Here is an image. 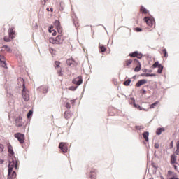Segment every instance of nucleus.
I'll return each mask as SVG.
<instances>
[{
	"label": "nucleus",
	"instance_id": "1",
	"mask_svg": "<svg viewBox=\"0 0 179 179\" xmlns=\"http://www.w3.org/2000/svg\"><path fill=\"white\" fill-rule=\"evenodd\" d=\"M18 163L19 160L13 155H10L9 157L8 169H14V170H17V169H19Z\"/></svg>",
	"mask_w": 179,
	"mask_h": 179
},
{
	"label": "nucleus",
	"instance_id": "2",
	"mask_svg": "<svg viewBox=\"0 0 179 179\" xmlns=\"http://www.w3.org/2000/svg\"><path fill=\"white\" fill-rule=\"evenodd\" d=\"M22 97L24 101H29L30 100V96L29 95V90H26V86L24 85V80H23Z\"/></svg>",
	"mask_w": 179,
	"mask_h": 179
},
{
	"label": "nucleus",
	"instance_id": "3",
	"mask_svg": "<svg viewBox=\"0 0 179 179\" xmlns=\"http://www.w3.org/2000/svg\"><path fill=\"white\" fill-rule=\"evenodd\" d=\"M144 22L150 27H152V26H155L156 22L155 21V18L153 17H144Z\"/></svg>",
	"mask_w": 179,
	"mask_h": 179
},
{
	"label": "nucleus",
	"instance_id": "4",
	"mask_svg": "<svg viewBox=\"0 0 179 179\" xmlns=\"http://www.w3.org/2000/svg\"><path fill=\"white\" fill-rule=\"evenodd\" d=\"M50 41L52 44H62L64 39H62V35H59L55 38V39L51 38Z\"/></svg>",
	"mask_w": 179,
	"mask_h": 179
},
{
	"label": "nucleus",
	"instance_id": "5",
	"mask_svg": "<svg viewBox=\"0 0 179 179\" xmlns=\"http://www.w3.org/2000/svg\"><path fill=\"white\" fill-rule=\"evenodd\" d=\"M14 137L16 138V139H17L20 143H24V134L22 133H16L14 134Z\"/></svg>",
	"mask_w": 179,
	"mask_h": 179
},
{
	"label": "nucleus",
	"instance_id": "6",
	"mask_svg": "<svg viewBox=\"0 0 179 179\" xmlns=\"http://www.w3.org/2000/svg\"><path fill=\"white\" fill-rule=\"evenodd\" d=\"M171 164H172L176 171L178 170V168H177V166L176 165L178 164L177 162V156H176L174 154L171 157Z\"/></svg>",
	"mask_w": 179,
	"mask_h": 179
},
{
	"label": "nucleus",
	"instance_id": "7",
	"mask_svg": "<svg viewBox=\"0 0 179 179\" xmlns=\"http://www.w3.org/2000/svg\"><path fill=\"white\" fill-rule=\"evenodd\" d=\"M16 178V171L13 170V168H8V173L7 179Z\"/></svg>",
	"mask_w": 179,
	"mask_h": 179
},
{
	"label": "nucleus",
	"instance_id": "8",
	"mask_svg": "<svg viewBox=\"0 0 179 179\" xmlns=\"http://www.w3.org/2000/svg\"><path fill=\"white\" fill-rule=\"evenodd\" d=\"M59 148L63 153H66V152H68V144L66 143L61 142L59 145Z\"/></svg>",
	"mask_w": 179,
	"mask_h": 179
},
{
	"label": "nucleus",
	"instance_id": "9",
	"mask_svg": "<svg viewBox=\"0 0 179 179\" xmlns=\"http://www.w3.org/2000/svg\"><path fill=\"white\" fill-rule=\"evenodd\" d=\"M129 57L133 58H138V59H142V57H143V55L142 53H139V52L136 51L134 52L130 53Z\"/></svg>",
	"mask_w": 179,
	"mask_h": 179
},
{
	"label": "nucleus",
	"instance_id": "10",
	"mask_svg": "<svg viewBox=\"0 0 179 179\" xmlns=\"http://www.w3.org/2000/svg\"><path fill=\"white\" fill-rule=\"evenodd\" d=\"M55 26L57 28V30L59 33V34H62V27H61V22H59V21L56 20L55 22Z\"/></svg>",
	"mask_w": 179,
	"mask_h": 179
},
{
	"label": "nucleus",
	"instance_id": "11",
	"mask_svg": "<svg viewBox=\"0 0 179 179\" xmlns=\"http://www.w3.org/2000/svg\"><path fill=\"white\" fill-rule=\"evenodd\" d=\"M24 123L22 120V117L19 116L15 119V126L17 127L18 128L20 127H23V124Z\"/></svg>",
	"mask_w": 179,
	"mask_h": 179
},
{
	"label": "nucleus",
	"instance_id": "12",
	"mask_svg": "<svg viewBox=\"0 0 179 179\" xmlns=\"http://www.w3.org/2000/svg\"><path fill=\"white\" fill-rule=\"evenodd\" d=\"M8 34L11 40H13V38H15V36H16V31H15V28L13 27L10 28L8 30Z\"/></svg>",
	"mask_w": 179,
	"mask_h": 179
},
{
	"label": "nucleus",
	"instance_id": "13",
	"mask_svg": "<svg viewBox=\"0 0 179 179\" xmlns=\"http://www.w3.org/2000/svg\"><path fill=\"white\" fill-rule=\"evenodd\" d=\"M83 82V80H82V76H78L77 78H76L73 80V83L74 85H77L78 86H79L80 85H82V83Z\"/></svg>",
	"mask_w": 179,
	"mask_h": 179
},
{
	"label": "nucleus",
	"instance_id": "14",
	"mask_svg": "<svg viewBox=\"0 0 179 179\" xmlns=\"http://www.w3.org/2000/svg\"><path fill=\"white\" fill-rule=\"evenodd\" d=\"M0 65L2 68H8L6 66V62L5 61V57L0 55Z\"/></svg>",
	"mask_w": 179,
	"mask_h": 179
},
{
	"label": "nucleus",
	"instance_id": "15",
	"mask_svg": "<svg viewBox=\"0 0 179 179\" xmlns=\"http://www.w3.org/2000/svg\"><path fill=\"white\" fill-rule=\"evenodd\" d=\"M134 62L136 64H137V66L134 69V72H139V71H141V62H139V60H138L136 59H134Z\"/></svg>",
	"mask_w": 179,
	"mask_h": 179
},
{
	"label": "nucleus",
	"instance_id": "16",
	"mask_svg": "<svg viewBox=\"0 0 179 179\" xmlns=\"http://www.w3.org/2000/svg\"><path fill=\"white\" fill-rule=\"evenodd\" d=\"M7 148H8V152L10 155V156H13L15 155V152H13V147L12 145H10V143H8L7 144Z\"/></svg>",
	"mask_w": 179,
	"mask_h": 179
},
{
	"label": "nucleus",
	"instance_id": "17",
	"mask_svg": "<svg viewBox=\"0 0 179 179\" xmlns=\"http://www.w3.org/2000/svg\"><path fill=\"white\" fill-rule=\"evenodd\" d=\"M145 83H148V81L145 79L140 80L136 84V87H141V86L145 85Z\"/></svg>",
	"mask_w": 179,
	"mask_h": 179
},
{
	"label": "nucleus",
	"instance_id": "18",
	"mask_svg": "<svg viewBox=\"0 0 179 179\" xmlns=\"http://www.w3.org/2000/svg\"><path fill=\"white\" fill-rule=\"evenodd\" d=\"M90 178L91 179H96L97 178V175L96 173V169H93L90 172Z\"/></svg>",
	"mask_w": 179,
	"mask_h": 179
},
{
	"label": "nucleus",
	"instance_id": "19",
	"mask_svg": "<svg viewBox=\"0 0 179 179\" xmlns=\"http://www.w3.org/2000/svg\"><path fill=\"white\" fill-rule=\"evenodd\" d=\"M140 12L141 13H144V15L149 13V11L143 6L140 7Z\"/></svg>",
	"mask_w": 179,
	"mask_h": 179
},
{
	"label": "nucleus",
	"instance_id": "20",
	"mask_svg": "<svg viewBox=\"0 0 179 179\" xmlns=\"http://www.w3.org/2000/svg\"><path fill=\"white\" fill-rule=\"evenodd\" d=\"M143 138L146 142H149V132L145 131L143 134Z\"/></svg>",
	"mask_w": 179,
	"mask_h": 179
},
{
	"label": "nucleus",
	"instance_id": "21",
	"mask_svg": "<svg viewBox=\"0 0 179 179\" xmlns=\"http://www.w3.org/2000/svg\"><path fill=\"white\" fill-rule=\"evenodd\" d=\"M132 62H133L132 59H126L124 63V66H129V65H131Z\"/></svg>",
	"mask_w": 179,
	"mask_h": 179
},
{
	"label": "nucleus",
	"instance_id": "22",
	"mask_svg": "<svg viewBox=\"0 0 179 179\" xmlns=\"http://www.w3.org/2000/svg\"><path fill=\"white\" fill-rule=\"evenodd\" d=\"M71 117H72V113H71V112L66 111L64 113V117L66 118V120H69V118H71Z\"/></svg>",
	"mask_w": 179,
	"mask_h": 179
},
{
	"label": "nucleus",
	"instance_id": "23",
	"mask_svg": "<svg viewBox=\"0 0 179 179\" xmlns=\"http://www.w3.org/2000/svg\"><path fill=\"white\" fill-rule=\"evenodd\" d=\"M66 64L69 66H71V65H73L75 64V60H73L72 59H69L66 60Z\"/></svg>",
	"mask_w": 179,
	"mask_h": 179
},
{
	"label": "nucleus",
	"instance_id": "24",
	"mask_svg": "<svg viewBox=\"0 0 179 179\" xmlns=\"http://www.w3.org/2000/svg\"><path fill=\"white\" fill-rule=\"evenodd\" d=\"M162 132H164V128H159L157 129V135H162Z\"/></svg>",
	"mask_w": 179,
	"mask_h": 179
},
{
	"label": "nucleus",
	"instance_id": "25",
	"mask_svg": "<svg viewBox=\"0 0 179 179\" xmlns=\"http://www.w3.org/2000/svg\"><path fill=\"white\" fill-rule=\"evenodd\" d=\"M159 104V101H156L154 103L151 104L150 106V108L152 109V108H155L156 107H157V105Z\"/></svg>",
	"mask_w": 179,
	"mask_h": 179
},
{
	"label": "nucleus",
	"instance_id": "26",
	"mask_svg": "<svg viewBox=\"0 0 179 179\" xmlns=\"http://www.w3.org/2000/svg\"><path fill=\"white\" fill-rule=\"evenodd\" d=\"M176 148H177V149H176L175 153H176V155H179V141H178L176 143Z\"/></svg>",
	"mask_w": 179,
	"mask_h": 179
},
{
	"label": "nucleus",
	"instance_id": "27",
	"mask_svg": "<svg viewBox=\"0 0 179 179\" xmlns=\"http://www.w3.org/2000/svg\"><path fill=\"white\" fill-rule=\"evenodd\" d=\"M131 100L136 108H138V110H142V108H141V106L135 104V101L134 100V99H131Z\"/></svg>",
	"mask_w": 179,
	"mask_h": 179
},
{
	"label": "nucleus",
	"instance_id": "28",
	"mask_svg": "<svg viewBox=\"0 0 179 179\" xmlns=\"http://www.w3.org/2000/svg\"><path fill=\"white\" fill-rule=\"evenodd\" d=\"M163 72V66L162 65H159L157 73H162Z\"/></svg>",
	"mask_w": 179,
	"mask_h": 179
},
{
	"label": "nucleus",
	"instance_id": "29",
	"mask_svg": "<svg viewBox=\"0 0 179 179\" xmlns=\"http://www.w3.org/2000/svg\"><path fill=\"white\" fill-rule=\"evenodd\" d=\"M162 54H163V57H164L165 58L168 57L167 50L166 49H163Z\"/></svg>",
	"mask_w": 179,
	"mask_h": 179
},
{
	"label": "nucleus",
	"instance_id": "30",
	"mask_svg": "<svg viewBox=\"0 0 179 179\" xmlns=\"http://www.w3.org/2000/svg\"><path fill=\"white\" fill-rule=\"evenodd\" d=\"M131 83V80L128 79L127 80L124 82V86H129V84Z\"/></svg>",
	"mask_w": 179,
	"mask_h": 179
},
{
	"label": "nucleus",
	"instance_id": "31",
	"mask_svg": "<svg viewBox=\"0 0 179 179\" xmlns=\"http://www.w3.org/2000/svg\"><path fill=\"white\" fill-rule=\"evenodd\" d=\"M33 115V110H29V113L27 115V118H30Z\"/></svg>",
	"mask_w": 179,
	"mask_h": 179
},
{
	"label": "nucleus",
	"instance_id": "32",
	"mask_svg": "<svg viewBox=\"0 0 179 179\" xmlns=\"http://www.w3.org/2000/svg\"><path fill=\"white\" fill-rule=\"evenodd\" d=\"M55 65L56 68H59V65H61V62L56 61V62H55Z\"/></svg>",
	"mask_w": 179,
	"mask_h": 179
},
{
	"label": "nucleus",
	"instance_id": "33",
	"mask_svg": "<svg viewBox=\"0 0 179 179\" xmlns=\"http://www.w3.org/2000/svg\"><path fill=\"white\" fill-rule=\"evenodd\" d=\"M100 51H101V52H106V47L100 46Z\"/></svg>",
	"mask_w": 179,
	"mask_h": 179
},
{
	"label": "nucleus",
	"instance_id": "34",
	"mask_svg": "<svg viewBox=\"0 0 179 179\" xmlns=\"http://www.w3.org/2000/svg\"><path fill=\"white\" fill-rule=\"evenodd\" d=\"M159 65H162L159 64V62H156L154 64H153V67L154 68H159Z\"/></svg>",
	"mask_w": 179,
	"mask_h": 179
},
{
	"label": "nucleus",
	"instance_id": "35",
	"mask_svg": "<svg viewBox=\"0 0 179 179\" xmlns=\"http://www.w3.org/2000/svg\"><path fill=\"white\" fill-rule=\"evenodd\" d=\"M10 37L9 36V37H8V36H5L4 37V41H6L7 43L8 42H9V41H10Z\"/></svg>",
	"mask_w": 179,
	"mask_h": 179
},
{
	"label": "nucleus",
	"instance_id": "36",
	"mask_svg": "<svg viewBox=\"0 0 179 179\" xmlns=\"http://www.w3.org/2000/svg\"><path fill=\"white\" fill-rule=\"evenodd\" d=\"M136 129L141 131V129H143V126H136Z\"/></svg>",
	"mask_w": 179,
	"mask_h": 179
},
{
	"label": "nucleus",
	"instance_id": "37",
	"mask_svg": "<svg viewBox=\"0 0 179 179\" xmlns=\"http://www.w3.org/2000/svg\"><path fill=\"white\" fill-rule=\"evenodd\" d=\"M3 149H4L3 145L0 144V153H2V152H3Z\"/></svg>",
	"mask_w": 179,
	"mask_h": 179
},
{
	"label": "nucleus",
	"instance_id": "38",
	"mask_svg": "<svg viewBox=\"0 0 179 179\" xmlns=\"http://www.w3.org/2000/svg\"><path fill=\"white\" fill-rule=\"evenodd\" d=\"M52 30H54V27L53 26H50L49 27V33H52Z\"/></svg>",
	"mask_w": 179,
	"mask_h": 179
},
{
	"label": "nucleus",
	"instance_id": "39",
	"mask_svg": "<svg viewBox=\"0 0 179 179\" xmlns=\"http://www.w3.org/2000/svg\"><path fill=\"white\" fill-rule=\"evenodd\" d=\"M134 30H135V31H137V33H139V32L142 31L141 28H135Z\"/></svg>",
	"mask_w": 179,
	"mask_h": 179
},
{
	"label": "nucleus",
	"instance_id": "40",
	"mask_svg": "<svg viewBox=\"0 0 179 179\" xmlns=\"http://www.w3.org/2000/svg\"><path fill=\"white\" fill-rule=\"evenodd\" d=\"M52 36H57V31H55V29H52V32H51Z\"/></svg>",
	"mask_w": 179,
	"mask_h": 179
},
{
	"label": "nucleus",
	"instance_id": "41",
	"mask_svg": "<svg viewBox=\"0 0 179 179\" xmlns=\"http://www.w3.org/2000/svg\"><path fill=\"white\" fill-rule=\"evenodd\" d=\"M173 148H174V143L171 141L170 143V149H173Z\"/></svg>",
	"mask_w": 179,
	"mask_h": 179
},
{
	"label": "nucleus",
	"instance_id": "42",
	"mask_svg": "<svg viewBox=\"0 0 179 179\" xmlns=\"http://www.w3.org/2000/svg\"><path fill=\"white\" fill-rule=\"evenodd\" d=\"M66 108H71V103L67 102L66 104Z\"/></svg>",
	"mask_w": 179,
	"mask_h": 179
},
{
	"label": "nucleus",
	"instance_id": "43",
	"mask_svg": "<svg viewBox=\"0 0 179 179\" xmlns=\"http://www.w3.org/2000/svg\"><path fill=\"white\" fill-rule=\"evenodd\" d=\"M159 143H155V145H154V148L155 149H159Z\"/></svg>",
	"mask_w": 179,
	"mask_h": 179
},
{
	"label": "nucleus",
	"instance_id": "44",
	"mask_svg": "<svg viewBox=\"0 0 179 179\" xmlns=\"http://www.w3.org/2000/svg\"><path fill=\"white\" fill-rule=\"evenodd\" d=\"M145 75V76H146V77H149V76H154L155 75H153V74H149V73H145V74H144Z\"/></svg>",
	"mask_w": 179,
	"mask_h": 179
},
{
	"label": "nucleus",
	"instance_id": "45",
	"mask_svg": "<svg viewBox=\"0 0 179 179\" xmlns=\"http://www.w3.org/2000/svg\"><path fill=\"white\" fill-rule=\"evenodd\" d=\"M41 5H45V0H43L41 1Z\"/></svg>",
	"mask_w": 179,
	"mask_h": 179
},
{
	"label": "nucleus",
	"instance_id": "46",
	"mask_svg": "<svg viewBox=\"0 0 179 179\" xmlns=\"http://www.w3.org/2000/svg\"><path fill=\"white\" fill-rule=\"evenodd\" d=\"M3 48H4V50H7L9 51L8 48V46H6H6H3Z\"/></svg>",
	"mask_w": 179,
	"mask_h": 179
},
{
	"label": "nucleus",
	"instance_id": "47",
	"mask_svg": "<svg viewBox=\"0 0 179 179\" xmlns=\"http://www.w3.org/2000/svg\"><path fill=\"white\" fill-rule=\"evenodd\" d=\"M71 104H75V100H71Z\"/></svg>",
	"mask_w": 179,
	"mask_h": 179
},
{
	"label": "nucleus",
	"instance_id": "48",
	"mask_svg": "<svg viewBox=\"0 0 179 179\" xmlns=\"http://www.w3.org/2000/svg\"><path fill=\"white\" fill-rule=\"evenodd\" d=\"M3 160L0 159V164H3Z\"/></svg>",
	"mask_w": 179,
	"mask_h": 179
},
{
	"label": "nucleus",
	"instance_id": "49",
	"mask_svg": "<svg viewBox=\"0 0 179 179\" xmlns=\"http://www.w3.org/2000/svg\"><path fill=\"white\" fill-rule=\"evenodd\" d=\"M169 179H178V178H176V177H172V178H169Z\"/></svg>",
	"mask_w": 179,
	"mask_h": 179
},
{
	"label": "nucleus",
	"instance_id": "50",
	"mask_svg": "<svg viewBox=\"0 0 179 179\" xmlns=\"http://www.w3.org/2000/svg\"><path fill=\"white\" fill-rule=\"evenodd\" d=\"M50 10H51V12H53L54 10L52 8H50Z\"/></svg>",
	"mask_w": 179,
	"mask_h": 179
},
{
	"label": "nucleus",
	"instance_id": "51",
	"mask_svg": "<svg viewBox=\"0 0 179 179\" xmlns=\"http://www.w3.org/2000/svg\"><path fill=\"white\" fill-rule=\"evenodd\" d=\"M47 10H50L48 8H47Z\"/></svg>",
	"mask_w": 179,
	"mask_h": 179
},
{
	"label": "nucleus",
	"instance_id": "52",
	"mask_svg": "<svg viewBox=\"0 0 179 179\" xmlns=\"http://www.w3.org/2000/svg\"><path fill=\"white\" fill-rule=\"evenodd\" d=\"M143 93H145V90H143Z\"/></svg>",
	"mask_w": 179,
	"mask_h": 179
}]
</instances>
